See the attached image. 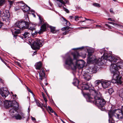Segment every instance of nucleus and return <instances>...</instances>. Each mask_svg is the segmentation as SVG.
Here are the masks:
<instances>
[{"label":"nucleus","instance_id":"nucleus-1","mask_svg":"<svg viewBox=\"0 0 123 123\" xmlns=\"http://www.w3.org/2000/svg\"><path fill=\"white\" fill-rule=\"evenodd\" d=\"M89 91L88 93L86 94L87 101L95 104L97 106L103 107L106 102L102 98L101 94L94 90H90Z\"/></svg>","mask_w":123,"mask_h":123},{"label":"nucleus","instance_id":"nucleus-2","mask_svg":"<svg viewBox=\"0 0 123 123\" xmlns=\"http://www.w3.org/2000/svg\"><path fill=\"white\" fill-rule=\"evenodd\" d=\"M72 54L74 57V60L70 56H68L66 57L65 64L72 68L73 67L74 68H81L84 65V62L82 60H77V59L80 56L79 53L75 51Z\"/></svg>","mask_w":123,"mask_h":123},{"label":"nucleus","instance_id":"nucleus-3","mask_svg":"<svg viewBox=\"0 0 123 123\" xmlns=\"http://www.w3.org/2000/svg\"><path fill=\"white\" fill-rule=\"evenodd\" d=\"M120 62H117L116 64L111 65L110 66V70L111 72L113 74V79L111 82L112 83H117L121 84L122 81L120 80V77L119 79L118 74L119 73V69H123V61L120 60Z\"/></svg>","mask_w":123,"mask_h":123},{"label":"nucleus","instance_id":"nucleus-4","mask_svg":"<svg viewBox=\"0 0 123 123\" xmlns=\"http://www.w3.org/2000/svg\"><path fill=\"white\" fill-rule=\"evenodd\" d=\"M104 60H108L111 63V65L116 64L117 62H120L121 60L116 57H113L110 55H107V54L104 53L101 58H99L98 59H96L95 63L97 64L100 63V64L104 63L103 61Z\"/></svg>","mask_w":123,"mask_h":123},{"label":"nucleus","instance_id":"nucleus-5","mask_svg":"<svg viewBox=\"0 0 123 123\" xmlns=\"http://www.w3.org/2000/svg\"><path fill=\"white\" fill-rule=\"evenodd\" d=\"M121 114H123V106L122 107L121 110L118 109H116L114 110H111L108 112V115L109 118V121L111 123H114V119L115 118L119 119V116Z\"/></svg>","mask_w":123,"mask_h":123},{"label":"nucleus","instance_id":"nucleus-6","mask_svg":"<svg viewBox=\"0 0 123 123\" xmlns=\"http://www.w3.org/2000/svg\"><path fill=\"white\" fill-rule=\"evenodd\" d=\"M14 26L22 30L25 29L31 30V31L34 29V26L31 23L26 22L23 20L17 22Z\"/></svg>","mask_w":123,"mask_h":123},{"label":"nucleus","instance_id":"nucleus-7","mask_svg":"<svg viewBox=\"0 0 123 123\" xmlns=\"http://www.w3.org/2000/svg\"><path fill=\"white\" fill-rule=\"evenodd\" d=\"M4 104L6 108L11 107V109L9 110V112L12 113H13L16 111L19 107L18 104L15 101L12 102L6 100L4 102Z\"/></svg>","mask_w":123,"mask_h":123},{"label":"nucleus","instance_id":"nucleus-8","mask_svg":"<svg viewBox=\"0 0 123 123\" xmlns=\"http://www.w3.org/2000/svg\"><path fill=\"white\" fill-rule=\"evenodd\" d=\"M31 47L34 50L39 49L40 47L42 46V41L38 38H36L35 40H33L31 43Z\"/></svg>","mask_w":123,"mask_h":123},{"label":"nucleus","instance_id":"nucleus-9","mask_svg":"<svg viewBox=\"0 0 123 123\" xmlns=\"http://www.w3.org/2000/svg\"><path fill=\"white\" fill-rule=\"evenodd\" d=\"M49 27L51 31L53 33H55V28L51 26H49L47 24L44 23L41 27L40 30L38 32L39 34H41L43 32L45 31L47 27Z\"/></svg>","mask_w":123,"mask_h":123},{"label":"nucleus","instance_id":"nucleus-10","mask_svg":"<svg viewBox=\"0 0 123 123\" xmlns=\"http://www.w3.org/2000/svg\"><path fill=\"white\" fill-rule=\"evenodd\" d=\"M7 12H6L2 13V15L3 16H1L3 20L5 21L6 22L9 21L10 18V15L9 11L7 10Z\"/></svg>","mask_w":123,"mask_h":123},{"label":"nucleus","instance_id":"nucleus-11","mask_svg":"<svg viewBox=\"0 0 123 123\" xmlns=\"http://www.w3.org/2000/svg\"><path fill=\"white\" fill-rule=\"evenodd\" d=\"M16 119L21 120L24 119L25 117V114L22 112H20L18 114H15L13 116Z\"/></svg>","mask_w":123,"mask_h":123},{"label":"nucleus","instance_id":"nucleus-12","mask_svg":"<svg viewBox=\"0 0 123 123\" xmlns=\"http://www.w3.org/2000/svg\"><path fill=\"white\" fill-rule=\"evenodd\" d=\"M0 94L4 98H6L9 94L7 90H4V88L0 89Z\"/></svg>","mask_w":123,"mask_h":123},{"label":"nucleus","instance_id":"nucleus-13","mask_svg":"<svg viewBox=\"0 0 123 123\" xmlns=\"http://www.w3.org/2000/svg\"><path fill=\"white\" fill-rule=\"evenodd\" d=\"M88 60L90 62H95L96 61V58L95 56L92 55V53H91L88 52Z\"/></svg>","mask_w":123,"mask_h":123},{"label":"nucleus","instance_id":"nucleus-14","mask_svg":"<svg viewBox=\"0 0 123 123\" xmlns=\"http://www.w3.org/2000/svg\"><path fill=\"white\" fill-rule=\"evenodd\" d=\"M111 81L108 80L103 81L101 83V85L102 87L104 88L108 87L111 85Z\"/></svg>","mask_w":123,"mask_h":123},{"label":"nucleus","instance_id":"nucleus-15","mask_svg":"<svg viewBox=\"0 0 123 123\" xmlns=\"http://www.w3.org/2000/svg\"><path fill=\"white\" fill-rule=\"evenodd\" d=\"M39 78V79L42 80L45 77V72L44 69L42 68L38 72Z\"/></svg>","mask_w":123,"mask_h":123},{"label":"nucleus","instance_id":"nucleus-16","mask_svg":"<svg viewBox=\"0 0 123 123\" xmlns=\"http://www.w3.org/2000/svg\"><path fill=\"white\" fill-rule=\"evenodd\" d=\"M91 74L89 73L85 72L84 74L83 75L84 79L87 81H89L91 79Z\"/></svg>","mask_w":123,"mask_h":123},{"label":"nucleus","instance_id":"nucleus-17","mask_svg":"<svg viewBox=\"0 0 123 123\" xmlns=\"http://www.w3.org/2000/svg\"><path fill=\"white\" fill-rule=\"evenodd\" d=\"M96 72L97 69L95 67L87 69L86 70V72L89 73L91 74L93 73H96Z\"/></svg>","mask_w":123,"mask_h":123},{"label":"nucleus","instance_id":"nucleus-18","mask_svg":"<svg viewBox=\"0 0 123 123\" xmlns=\"http://www.w3.org/2000/svg\"><path fill=\"white\" fill-rule=\"evenodd\" d=\"M81 87L83 90H87L90 88V86L87 83H83L81 85Z\"/></svg>","mask_w":123,"mask_h":123},{"label":"nucleus","instance_id":"nucleus-19","mask_svg":"<svg viewBox=\"0 0 123 123\" xmlns=\"http://www.w3.org/2000/svg\"><path fill=\"white\" fill-rule=\"evenodd\" d=\"M42 66V64L41 62H39L36 63L35 65V66L36 69H40L41 68Z\"/></svg>","mask_w":123,"mask_h":123},{"label":"nucleus","instance_id":"nucleus-20","mask_svg":"<svg viewBox=\"0 0 123 123\" xmlns=\"http://www.w3.org/2000/svg\"><path fill=\"white\" fill-rule=\"evenodd\" d=\"M58 1L57 2V4L58 7H60L61 6L62 4H64L65 3H67V1H66L65 2L63 1L62 0H57Z\"/></svg>","mask_w":123,"mask_h":123},{"label":"nucleus","instance_id":"nucleus-21","mask_svg":"<svg viewBox=\"0 0 123 123\" xmlns=\"http://www.w3.org/2000/svg\"><path fill=\"white\" fill-rule=\"evenodd\" d=\"M12 29H14V33L16 34H19L20 31V30L21 29L17 28V27H15L14 25L13 27L12 28Z\"/></svg>","mask_w":123,"mask_h":123},{"label":"nucleus","instance_id":"nucleus-22","mask_svg":"<svg viewBox=\"0 0 123 123\" xmlns=\"http://www.w3.org/2000/svg\"><path fill=\"white\" fill-rule=\"evenodd\" d=\"M21 9L24 12H26L30 10V7L27 5H25L23 8Z\"/></svg>","mask_w":123,"mask_h":123},{"label":"nucleus","instance_id":"nucleus-23","mask_svg":"<svg viewBox=\"0 0 123 123\" xmlns=\"http://www.w3.org/2000/svg\"><path fill=\"white\" fill-rule=\"evenodd\" d=\"M23 38H24L25 40L28 39L29 38V36L30 35V33L28 32H25L24 34H23Z\"/></svg>","mask_w":123,"mask_h":123},{"label":"nucleus","instance_id":"nucleus-24","mask_svg":"<svg viewBox=\"0 0 123 123\" xmlns=\"http://www.w3.org/2000/svg\"><path fill=\"white\" fill-rule=\"evenodd\" d=\"M39 17V25H41L42 24H43L44 23V24L45 23L44 21L43 18H42V16H40L39 15L38 16Z\"/></svg>","mask_w":123,"mask_h":123},{"label":"nucleus","instance_id":"nucleus-25","mask_svg":"<svg viewBox=\"0 0 123 123\" xmlns=\"http://www.w3.org/2000/svg\"><path fill=\"white\" fill-rule=\"evenodd\" d=\"M17 3L18 4L19 6H20V8L21 9L24 7L26 4H25L23 1L18 2Z\"/></svg>","mask_w":123,"mask_h":123},{"label":"nucleus","instance_id":"nucleus-26","mask_svg":"<svg viewBox=\"0 0 123 123\" xmlns=\"http://www.w3.org/2000/svg\"><path fill=\"white\" fill-rule=\"evenodd\" d=\"M79 81L78 80L74 78V79L73 82V84L74 86H77L79 84Z\"/></svg>","mask_w":123,"mask_h":123},{"label":"nucleus","instance_id":"nucleus-27","mask_svg":"<svg viewBox=\"0 0 123 123\" xmlns=\"http://www.w3.org/2000/svg\"><path fill=\"white\" fill-rule=\"evenodd\" d=\"M101 80H97L95 81L94 82V84L95 86H98L99 84L102 83Z\"/></svg>","mask_w":123,"mask_h":123},{"label":"nucleus","instance_id":"nucleus-28","mask_svg":"<svg viewBox=\"0 0 123 123\" xmlns=\"http://www.w3.org/2000/svg\"><path fill=\"white\" fill-rule=\"evenodd\" d=\"M30 30L31 31V34H32V36H33L34 37H35L36 36L37 34V32L35 31V32L33 33V31H34L35 30V28H34V29L32 30L31 31V30L28 29Z\"/></svg>","mask_w":123,"mask_h":123},{"label":"nucleus","instance_id":"nucleus-29","mask_svg":"<svg viewBox=\"0 0 123 123\" xmlns=\"http://www.w3.org/2000/svg\"><path fill=\"white\" fill-rule=\"evenodd\" d=\"M63 19L65 21H66V25L67 26H69L70 25V24L69 22L66 19L64 18H63Z\"/></svg>","mask_w":123,"mask_h":123},{"label":"nucleus","instance_id":"nucleus-30","mask_svg":"<svg viewBox=\"0 0 123 123\" xmlns=\"http://www.w3.org/2000/svg\"><path fill=\"white\" fill-rule=\"evenodd\" d=\"M47 109L48 111H49L53 113V111L50 106H48Z\"/></svg>","mask_w":123,"mask_h":123},{"label":"nucleus","instance_id":"nucleus-31","mask_svg":"<svg viewBox=\"0 0 123 123\" xmlns=\"http://www.w3.org/2000/svg\"><path fill=\"white\" fill-rule=\"evenodd\" d=\"M114 92V90L112 88H111L108 89V92L109 94H111L112 93Z\"/></svg>","mask_w":123,"mask_h":123},{"label":"nucleus","instance_id":"nucleus-32","mask_svg":"<svg viewBox=\"0 0 123 123\" xmlns=\"http://www.w3.org/2000/svg\"><path fill=\"white\" fill-rule=\"evenodd\" d=\"M70 27L68 26L62 28L61 30L63 31L68 29Z\"/></svg>","mask_w":123,"mask_h":123},{"label":"nucleus","instance_id":"nucleus-33","mask_svg":"<svg viewBox=\"0 0 123 123\" xmlns=\"http://www.w3.org/2000/svg\"><path fill=\"white\" fill-rule=\"evenodd\" d=\"M92 4L94 6L96 7H99L100 6V5L98 3H93Z\"/></svg>","mask_w":123,"mask_h":123},{"label":"nucleus","instance_id":"nucleus-34","mask_svg":"<svg viewBox=\"0 0 123 123\" xmlns=\"http://www.w3.org/2000/svg\"><path fill=\"white\" fill-rule=\"evenodd\" d=\"M14 9L16 11H17L18 10L20 9V6H19L18 5V6L15 7L14 8Z\"/></svg>","mask_w":123,"mask_h":123},{"label":"nucleus","instance_id":"nucleus-35","mask_svg":"<svg viewBox=\"0 0 123 123\" xmlns=\"http://www.w3.org/2000/svg\"><path fill=\"white\" fill-rule=\"evenodd\" d=\"M89 28V27H79L78 29L79 30H82L83 29H86Z\"/></svg>","mask_w":123,"mask_h":123},{"label":"nucleus","instance_id":"nucleus-36","mask_svg":"<svg viewBox=\"0 0 123 123\" xmlns=\"http://www.w3.org/2000/svg\"><path fill=\"white\" fill-rule=\"evenodd\" d=\"M63 9L67 13H68L69 12V10L65 8L64 7H63Z\"/></svg>","mask_w":123,"mask_h":123},{"label":"nucleus","instance_id":"nucleus-37","mask_svg":"<svg viewBox=\"0 0 123 123\" xmlns=\"http://www.w3.org/2000/svg\"><path fill=\"white\" fill-rule=\"evenodd\" d=\"M37 105L39 107H40L42 108L43 106H42V105H41L38 102H37Z\"/></svg>","mask_w":123,"mask_h":123},{"label":"nucleus","instance_id":"nucleus-38","mask_svg":"<svg viewBox=\"0 0 123 123\" xmlns=\"http://www.w3.org/2000/svg\"><path fill=\"white\" fill-rule=\"evenodd\" d=\"M108 23L109 24H112V25H118L117 24L115 23L111 22H108Z\"/></svg>","mask_w":123,"mask_h":123},{"label":"nucleus","instance_id":"nucleus-39","mask_svg":"<svg viewBox=\"0 0 123 123\" xmlns=\"http://www.w3.org/2000/svg\"><path fill=\"white\" fill-rule=\"evenodd\" d=\"M105 48H103L101 49L100 52L101 54H102V53H103V52H105Z\"/></svg>","mask_w":123,"mask_h":123},{"label":"nucleus","instance_id":"nucleus-40","mask_svg":"<svg viewBox=\"0 0 123 123\" xmlns=\"http://www.w3.org/2000/svg\"><path fill=\"white\" fill-rule=\"evenodd\" d=\"M42 106H44V107H45V108H46L47 109V103H45V105H44V104H42Z\"/></svg>","mask_w":123,"mask_h":123},{"label":"nucleus","instance_id":"nucleus-41","mask_svg":"<svg viewBox=\"0 0 123 123\" xmlns=\"http://www.w3.org/2000/svg\"><path fill=\"white\" fill-rule=\"evenodd\" d=\"M0 60H1V61L3 62L4 63L6 62H5V61H6V60H4V59H2L0 57Z\"/></svg>","mask_w":123,"mask_h":123},{"label":"nucleus","instance_id":"nucleus-42","mask_svg":"<svg viewBox=\"0 0 123 123\" xmlns=\"http://www.w3.org/2000/svg\"><path fill=\"white\" fill-rule=\"evenodd\" d=\"M44 100H45V103H46L47 102V100L46 98L45 97V96L44 97H43Z\"/></svg>","mask_w":123,"mask_h":123},{"label":"nucleus","instance_id":"nucleus-43","mask_svg":"<svg viewBox=\"0 0 123 123\" xmlns=\"http://www.w3.org/2000/svg\"><path fill=\"white\" fill-rule=\"evenodd\" d=\"M69 31H65L63 33V34L64 35H65L66 34L68 33V32Z\"/></svg>","mask_w":123,"mask_h":123},{"label":"nucleus","instance_id":"nucleus-44","mask_svg":"<svg viewBox=\"0 0 123 123\" xmlns=\"http://www.w3.org/2000/svg\"><path fill=\"white\" fill-rule=\"evenodd\" d=\"M79 17L77 16H75V20L76 21H77L78 19H78L79 18Z\"/></svg>","mask_w":123,"mask_h":123},{"label":"nucleus","instance_id":"nucleus-45","mask_svg":"<svg viewBox=\"0 0 123 123\" xmlns=\"http://www.w3.org/2000/svg\"><path fill=\"white\" fill-rule=\"evenodd\" d=\"M108 20L110 21H112L115 22V20L114 19H112L111 18H109L108 19Z\"/></svg>","mask_w":123,"mask_h":123},{"label":"nucleus","instance_id":"nucleus-46","mask_svg":"<svg viewBox=\"0 0 123 123\" xmlns=\"http://www.w3.org/2000/svg\"><path fill=\"white\" fill-rule=\"evenodd\" d=\"M27 89L31 93H33V92H32V91H31L30 89L29 88H28V87H27Z\"/></svg>","mask_w":123,"mask_h":123},{"label":"nucleus","instance_id":"nucleus-47","mask_svg":"<svg viewBox=\"0 0 123 123\" xmlns=\"http://www.w3.org/2000/svg\"><path fill=\"white\" fill-rule=\"evenodd\" d=\"M69 18L70 19H72L74 18V17L72 16H69Z\"/></svg>","mask_w":123,"mask_h":123},{"label":"nucleus","instance_id":"nucleus-48","mask_svg":"<svg viewBox=\"0 0 123 123\" xmlns=\"http://www.w3.org/2000/svg\"><path fill=\"white\" fill-rule=\"evenodd\" d=\"M105 25L107 26V27H108V28H111V27L110 26L108 25V24H105Z\"/></svg>","mask_w":123,"mask_h":123},{"label":"nucleus","instance_id":"nucleus-49","mask_svg":"<svg viewBox=\"0 0 123 123\" xmlns=\"http://www.w3.org/2000/svg\"><path fill=\"white\" fill-rule=\"evenodd\" d=\"M3 24L0 21V28L2 26Z\"/></svg>","mask_w":123,"mask_h":123},{"label":"nucleus","instance_id":"nucleus-50","mask_svg":"<svg viewBox=\"0 0 123 123\" xmlns=\"http://www.w3.org/2000/svg\"><path fill=\"white\" fill-rule=\"evenodd\" d=\"M96 26L97 27H100V28H101V26L100 25H96Z\"/></svg>","mask_w":123,"mask_h":123},{"label":"nucleus","instance_id":"nucleus-51","mask_svg":"<svg viewBox=\"0 0 123 123\" xmlns=\"http://www.w3.org/2000/svg\"><path fill=\"white\" fill-rule=\"evenodd\" d=\"M31 119L33 121H35L36 120V119L34 117H32Z\"/></svg>","mask_w":123,"mask_h":123},{"label":"nucleus","instance_id":"nucleus-52","mask_svg":"<svg viewBox=\"0 0 123 123\" xmlns=\"http://www.w3.org/2000/svg\"><path fill=\"white\" fill-rule=\"evenodd\" d=\"M85 18V19H86V20H91L90 19H89V18Z\"/></svg>","mask_w":123,"mask_h":123},{"label":"nucleus","instance_id":"nucleus-53","mask_svg":"<svg viewBox=\"0 0 123 123\" xmlns=\"http://www.w3.org/2000/svg\"><path fill=\"white\" fill-rule=\"evenodd\" d=\"M110 11L111 13L113 12V10L112 8L110 9Z\"/></svg>","mask_w":123,"mask_h":123},{"label":"nucleus","instance_id":"nucleus-54","mask_svg":"<svg viewBox=\"0 0 123 123\" xmlns=\"http://www.w3.org/2000/svg\"><path fill=\"white\" fill-rule=\"evenodd\" d=\"M3 2V0H0V5Z\"/></svg>","mask_w":123,"mask_h":123},{"label":"nucleus","instance_id":"nucleus-55","mask_svg":"<svg viewBox=\"0 0 123 123\" xmlns=\"http://www.w3.org/2000/svg\"><path fill=\"white\" fill-rule=\"evenodd\" d=\"M42 94L43 97H44V96H45L44 95V93L43 92H42Z\"/></svg>","mask_w":123,"mask_h":123},{"label":"nucleus","instance_id":"nucleus-56","mask_svg":"<svg viewBox=\"0 0 123 123\" xmlns=\"http://www.w3.org/2000/svg\"><path fill=\"white\" fill-rule=\"evenodd\" d=\"M49 5H50V6H52L53 5V4L52 3L50 2L49 1Z\"/></svg>","mask_w":123,"mask_h":123},{"label":"nucleus","instance_id":"nucleus-57","mask_svg":"<svg viewBox=\"0 0 123 123\" xmlns=\"http://www.w3.org/2000/svg\"><path fill=\"white\" fill-rule=\"evenodd\" d=\"M17 64L19 66H20V64L18 62H17Z\"/></svg>","mask_w":123,"mask_h":123},{"label":"nucleus","instance_id":"nucleus-58","mask_svg":"<svg viewBox=\"0 0 123 123\" xmlns=\"http://www.w3.org/2000/svg\"><path fill=\"white\" fill-rule=\"evenodd\" d=\"M54 114L56 115V116H57V114L55 112H54Z\"/></svg>","mask_w":123,"mask_h":123},{"label":"nucleus","instance_id":"nucleus-59","mask_svg":"<svg viewBox=\"0 0 123 123\" xmlns=\"http://www.w3.org/2000/svg\"><path fill=\"white\" fill-rule=\"evenodd\" d=\"M44 91H45V92L46 93H47V90H46V89H44Z\"/></svg>","mask_w":123,"mask_h":123},{"label":"nucleus","instance_id":"nucleus-60","mask_svg":"<svg viewBox=\"0 0 123 123\" xmlns=\"http://www.w3.org/2000/svg\"><path fill=\"white\" fill-rule=\"evenodd\" d=\"M2 104V102L1 100H0V105H1Z\"/></svg>","mask_w":123,"mask_h":123},{"label":"nucleus","instance_id":"nucleus-61","mask_svg":"<svg viewBox=\"0 0 123 123\" xmlns=\"http://www.w3.org/2000/svg\"><path fill=\"white\" fill-rule=\"evenodd\" d=\"M7 66V67L8 68H9V69H11V67L10 66H9L8 65Z\"/></svg>","mask_w":123,"mask_h":123},{"label":"nucleus","instance_id":"nucleus-62","mask_svg":"<svg viewBox=\"0 0 123 123\" xmlns=\"http://www.w3.org/2000/svg\"><path fill=\"white\" fill-rule=\"evenodd\" d=\"M6 66H7L8 65V64L6 62H5L4 63Z\"/></svg>","mask_w":123,"mask_h":123},{"label":"nucleus","instance_id":"nucleus-63","mask_svg":"<svg viewBox=\"0 0 123 123\" xmlns=\"http://www.w3.org/2000/svg\"><path fill=\"white\" fill-rule=\"evenodd\" d=\"M14 97H15V98H16V97L17 96V95H16V94H15L14 95Z\"/></svg>","mask_w":123,"mask_h":123},{"label":"nucleus","instance_id":"nucleus-64","mask_svg":"<svg viewBox=\"0 0 123 123\" xmlns=\"http://www.w3.org/2000/svg\"><path fill=\"white\" fill-rule=\"evenodd\" d=\"M61 121L63 122V123H66L64 122L62 120H61Z\"/></svg>","mask_w":123,"mask_h":123}]
</instances>
